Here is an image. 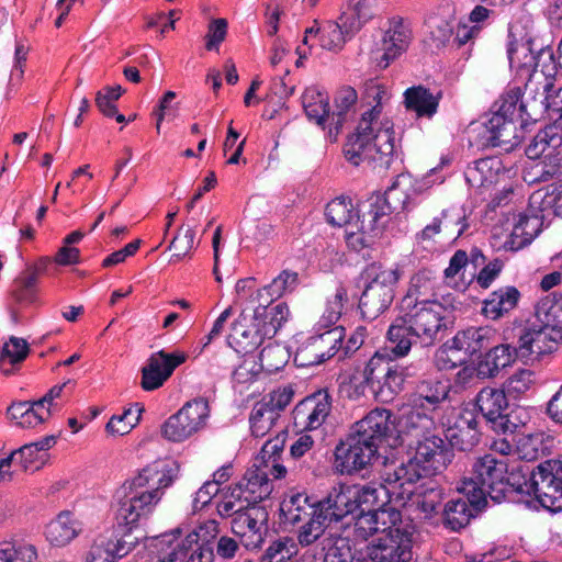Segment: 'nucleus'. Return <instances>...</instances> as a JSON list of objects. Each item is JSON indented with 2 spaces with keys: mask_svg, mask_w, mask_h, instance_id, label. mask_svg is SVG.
Listing matches in <instances>:
<instances>
[{
  "mask_svg": "<svg viewBox=\"0 0 562 562\" xmlns=\"http://www.w3.org/2000/svg\"><path fill=\"white\" fill-rule=\"evenodd\" d=\"M186 358L184 353H167L164 350L151 355L142 369V387L146 391L160 387Z\"/></svg>",
  "mask_w": 562,
  "mask_h": 562,
  "instance_id": "4be33fe9",
  "label": "nucleus"
},
{
  "mask_svg": "<svg viewBox=\"0 0 562 562\" xmlns=\"http://www.w3.org/2000/svg\"><path fill=\"white\" fill-rule=\"evenodd\" d=\"M394 363L386 355L376 351L359 373L362 379L358 387L369 392L379 383V378L390 373V367Z\"/></svg>",
  "mask_w": 562,
  "mask_h": 562,
  "instance_id": "79ce46f5",
  "label": "nucleus"
},
{
  "mask_svg": "<svg viewBox=\"0 0 562 562\" xmlns=\"http://www.w3.org/2000/svg\"><path fill=\"white\" fill-rule=\"evenodd\" d=\"M297 553L299 546L294 538L280 537L269 544L260 562H292V558Z\"/></svg>",
  "mask_w": 562,
  "mask_h": 562,
  "instance_id": "de8ad7c7",
  "label": "nucleus"
},
{
  "mask_svg": "<svg viewBox=\"0 0 562 562\" xmlns=\"http://www.w3.org/2000/svg\"><path fill=\"white\" fill-rule=\"evenodd\" d=\"M465 212L462 210H445L440 217L426 225L417 235V243L425 246L436 243V236L456 241L468 229Z\"/></svg>",
  "mask_w": 562,
  "mask_h": 562,
  "instance_id": "a211bd4d",
  "label": "nucleus"
},
{
  "mask_svg": "<svg viewBox=\"0 0 562 562\" xmlns=\"http://www.w3.org/2000/svg\"><path fill=\"white\" fill-rule=\"evenodd\" d=\"M335 543L330 549H321L324 553V562H369L367 559H355L347 538L335 536Z\"/></svg>",
  "mask_w": 562,
  "mask_h": 562,
  "instance_id": "052dcab7",
  "label": "nucleus"
},
{
  "mask_svg": "<svg viewBox=\"0 0 562 562\" xmlns=\"http://www.w3.org/2000/svg\"><path fill=\"white\" fill-rule=\"evenodd\" d=\"M246 317L241 314L233 323L232 333L228 335V344H235L238 352L249 353L261 346L265 338H271L270 335H263L265 326L260 321H255L247 326L244 324Z\"/></svg>",
  "mask_w": 562,
  "mask_h": 562,
  "instance_id": "7c9ffc66",
  "label": "nucleus"
},
{
  "mask_svg": "<svg viewBox=\"0 0 562 562\" xmlns=\"http://www.w3.org/2000/svg\"><path fill=\"white\" fill-rule=\"evenodd\" d=\"M562 144V136L555 126H547L536 134L526 148V155L530 159H538L547 151L557 149Z\"/></svg>",
  "mask_w": 562,
  "mask_h": 562,
  "instance_id": "c03bdc74",
  "label": "nucleus"
},
{
  "mask_svg": "<svg viewBox=\"0 0 562 562\" xmlns=\"http://www.w3.org/2000/svg\"><path fill=\"white\" fill-rule=\"evenodd\" d=\"M519 296L515 286L499 288L483 302L482 313L491 319H498L516 307Z\"/></svg>",
  "mask_w": 562,
  "mask_h": 562,
  "instance_id": "4c0bfd02",
  "label": "nucleus"
},
{
  "mask_svg": "<svg viewBox=\"0 0 562 562\" xmlns=\"http://www.w3.org/2000/svg\"><path fill=\"white\" fill-rule=\"evenodd\" d=\"M423 285H426L423 276L412 278L408 292L401 302L403 315L389 327V349L396 357L408 355L415 344L432 346L442 339L447 329L445 307L437 301L426 300L422 293Z\"/></svg>",
  "mask_w": 562,
  "mask_h": 562,
  "instance_id": "f03ea898",
  "label": "nucleus"
},
{
  "mask_svg": "<svg viewBox=\"0 0 562 562\" xmlns=\"http://www.w3.org/2000/svg\"><path fill=\"white\" fill-rule=\"evenodd\" d=\"M138 423L132 409H126L122 415H114L106 424V431L111 435L123 436L128 434Z\"/></svg>",
  "mask_w": 562,
  "mask_h": 562,
  "instance_id": "e2e57ef3",
  "label": "nucleus"
},
{
  "mask_svg": "<svg viewBox=\"0 0 562 562\" xmlns=\"http://www.w3.org/2000/svg\"><path fill=\"white\" fill-rule=\"evenodd\" d=\"M363 441L380 450L384 446L391 447L397 440L393 415L389 409L376 408L356 423L355 431Z\"/></svg>",
  "mask_w": 562,
  "mask_h": 562,
  "instance_id": "2eb2a0df",
  "label": "nucleus"
},
{
  "mask_svg": "<svg viewBox=\"0 0 562 562\" xmlns=\"http://www.w3.org/2000/svg\"><path fill=\"white\" fill-rule=\"evenodd\" d=\"M341 341V329L336 327L321 335L310 337L296 349L294 362L305 368L323 363L337 352V344Z\"/></svg>",
  "mask_w": 562,
  "mask_h": 562,
  "instance_id": "dca6fc26",
  "label": "nucleus"
},
{
  "mask_svg": "<svg viewBox=\"0 0 562 562\" xmlns=\"http://www.w3.org/2000/svg\"><path fill=\"white\" fill-rule=\"evenodd\" d=\"M379 454L378 449L351 432L335 449V468L340 474H353L370 465Z\"/></svg>",
  "mask_w": 562,
  "mask_h": 562,
  "instance_id": "ddd939ff",
  "label": "nucleus"
},
{
  "mask_svg": "<svg viewBox=\"0 0 562 562\" xmlns=\"http://www.w3.org/2000/svg\"><path fill=\"white\" fill-rule=\"evenodd\" d=\"M330 412L331 396L327 390H319L306 396L294 407V425L304 430L318 429Z\"/></svg>",
  "mask_w": 562,
  "mask_h": 562,
  "instance_id": "6ab92c4d",
  "label": "nucleus"
},
{
  "mask_svg": "<svg viewBox=\"0 0 562 562\" xmlns=\"http://www.w3.org/2000/svg\"><path fill=\"white\" fill-rule=\"evenodd\" d=\"M542 221L538 216H521L515 225L513 234L521 237L524 243H530L541 229Z\"/></svg>",
  "mask_w": 562,
  "mask_h": 562,
  "instance_id": "0e129e2a",
  "label": "nucleus"
},
{
  "mask_svg": "<svg viewBox=\"0 0 562 562\" xmlns=\"http://www.w3.org/2000/svg\"><path fill=\"white\" fill-rule=\"evenodd\" d=\"M358 95L353 88L347 87L341 89L335 98L336 110L331 115V124L335 125L336 133L339 132L344 122L347 120L349 112L353 109Z\"/></svg>",
  "mask_w": 562,
  "mask_h": 562,
  "instance_id": "5fc2aeb1",
  "label": "nucleus"
},
{
  "mask_svg": "<svg viewBox=\"0 0 562 562\" xmlns=\"http://www.w3.org/2000/svg\"><path fill=\"white\" fill-rule=\"evenodd\" d=\"M367 93L376 104L362 114L356 133L346 145L345 156L352 165H358L361 157L387 165L389 156L394 150L393 131L389 121H379V105L386 97V91L380 85H374L367 89Z\"/></svg>",
  "mask_w": 562,
  "mask_h": 562,
  "instance_id": "20e7f679",
  "label": "nucleus"
},
{
  "mask_svg": "<svg viewBox=\"0 0 562 562\" xmlns=\"http://www.w3.org/2000/svg\"><path fill=\"white\" fill-rule=\"evenodd\" d=\"M299 284V274L292 270H283L269 284L258 291V299L281 297L293 292Z\"/></svg>",
  "mask_w": 562,
  "mask_h": 562,
  "instance_id": "49530a36",
  "label": "nucleus"
},
{
  "mask_svg": "<svg viewBox=\"0 0 562 562\" xmlns=\"http://www.w3.org/2000/svg\"><path fill=\"white\" fill-rule=\"evenodd\" d=\"M179 467L176 462L147 467L135 477L126 481L116 492L115 519L119 526H133L147 517L159 503L165 488L177 479Z\"/></svg>",
  "mask_w": 562,
  "mask_h": 562,
  "instance_id": "7ed1b4c3",
  "label": "nucleus"
},
{
  "mask_svg": "<svg viewBox=\"0 0 562 562\" xmlns=\"http://www.w3.org/2000/svg\"><path fill=\"white\" fill-rule=\"evenodd\" d=\"M499 161L495 158H483L474 161L465 171V178L472 187L481 188L493 184L498 176Z\"/></svg>",
  "mask_w": 562,
  "mask_h": 562,
  "instance_id": "a19ab883",
  "label": "nucleus"
},
{
  "mask_svg": "<svg viewBox=\"0 0 562 562\" xmlns=\"http://www.w3.org/2000/svg\"><path fill=\"white\" fill-rule=\"evenodd\" d=\"M36 549L32 544L14 546L10 542L0 544V562H34Z\"/></svg>",
  "mask_w": 562,
  "mask_h": 562,
  "instance_id": "13d9d810",
  "label": "nucleus"
},
{
  "mask_svg": "<svg viewBox=\"0 0 562 562\" xmlns=\"http://www.w3.org/2000/svg\"><path fill=\"white\" fill-rule=\"evenodd\" d=\"M347 40L348 37L338 22L327 21L322 26L319 45L323 49L339 52L344 47Z\"/></svg>",
  "mask_w": 562,
  "mask_h": 562,
  "instance_id": "bf43d9fd",
  "label": "nucleus"
},
{
  "mask_svg": "<svg viewBox=\"0 0 562 562\" xmlns=\"http://www.w3.org/2000/svg\"><path fill=\"white\" fill-rule=\"evenodd\" d=\"M292 529L295 532V542L302 548L315 544L321 549H330V546L335 543V536L337 535L328 528L326 516H322V510L311 520L301 522L292 527Z\"/></svg>",
  "mask_w": 562,
  "mask_h": 562,
  "instance_id": "5701e85b",
  "label": "nucleus"
},
{
  "mask_svg": "<svg viewBox=\"0 0 562 562\" xmlns=\"http://www.w3.org/2000/svg\"><path fill=\"white\" fill-rule=\"evenodd\" d=\"M302 103L307 117L323 125L329 112L327 97L314 89H306L302 95Z\"/></svg>",
  "mask_w": 562,
  "mask_h": 562,
  "instance_id": "3c124183",
  "label": "nucleus"
},
{
  "mask_svg": "<svg viewBox=\"0 0 562 562\" xmlns=\"http://www.w3.org/2000/svg\"><path fill=\"white\" fill-rule=\"evenodd\" d=\"M154 562H213L212 543L187 542L170 533L158 537L153 544Z\"/></svg>",
  "mask_w": 562,
  "mask_h": 562,
  "instance_id": "9d476101",
  "label": "nucleus"
},
{
  "mask_svg": "<svg viewBox=\"0 0 562 562\" xmlns=\"http://www.w3.org/2000/svg\"><path fill=\"white\" fill-rule=\"evenodd\" d=\"M194 237L195 232L192 227L181 226L178 231V234L172 238L169 248H173L176 252L173 254L171 261H178L190 252L194 247Z\"/></svg>",
  "mask_w": 562,
  "mask_h": 562,
  "instance_id": "680f3d73",
  "label": "nucleus"
},
{
  "mask_svg": "<svg viewBox=\"0 0 562 562\" xmlns=\"http://www.w3.org/2000/svg\"><path fill=\"white\" fill-rule=\"evenodd\" d=\"M209 416L210 407L205 398L189 401L165 422L162 435L173 442L183 441L204 428Z\"/></svg>",
  "mask_w": 562,
  "mask_h": 562,
  "instance_id": "9b49d317",
  "label": "nucleus"
},
{
  "mask_svg": "<svg viewBox=\"0 0 562 562\" xmlns=\"http://www.w3.org/2000/svg\"><path fill=\"white\" fill-rule=\"evenodd\" d=\"M507 471L504 458L497 459L493 454L480 457L472 465L471 475L463 480L461 491L476 508H484L487 497L494 503H501L509 487H517V484L512 482L513 477L506 476Z\"/></svg>",
  "mask_w": 562,
  "mask_h": 562,
  "instance_id": "0eeeda50",
  "label": "nucleus"
},
{
  "mask_svg": "<svg viewBox=\"0 0 562 562\" xmlns=\"http://www.w3.org/2000/svg\"><path fill=\"white\" fill-rule=\"evenodd\" d=\"M238 483L255 505H258L271 493L268 475L261 469L248 470Z\"/></svg>",
  "mask_w": 562,
  "mask_h": 562,
  "instance_id": "37998d69",
  "label": "nucleus"
},
{
  "mask_svg": "<svg viewBox=\"0 0 562 562\" xmlns=\"http://www.w3.org/2000/svg\"><path fill=\"white\" fill-rule=\"evenodd\" d=\"M515 359L517 357L514 342L491 347L484 355L479 357L476 374L481 379L494 378Z\"/></svg>",
  "mask_w": 562,
  "mask_h": 562,
  "instance_id": "2f4dec72",
  "label": "nucleus"
},
{
  "mask_svg": "<svg viewBox=\"0 0 562 562\" xmlns=\"http://www.w3.org/2000/svg\"><path fill=\"white\" fill-rule=\"evenodd\" d=\"M494 337L495 331L490 327H469L457 333L449 350L451 352L462 351L464 358H460L459 361L463 362L467 358L490 348Z\"/></svg>",
  "mask_w": 562,
  "mask_h": 562,
  "instance_id": "cd10ccee",
  "label": "nucleus"
},
{
  "mask_svg": "<svg viewBox=\"0 0 562 562\" xmlns=\"http://www.w3.org/2000/svg\"><path fill=\"white\" fill-rule=\"evenodd\" d=\"M532 384L533 372L528 369L515 372L505 383L507 392L514 396L526 393Z\"/></svg>",
  "mask_w": 562,
  "mask_h": 562,
  "instance_id": "69168bd1",
  "label": "nucleus"
},
{
  "mask_svg": "<svg viewBox=\"0 0 562 562\" xmlns=\"http://www.w3.org/2000/svg\"><path fill=\"white\" fill-rule=\"evenodd\" d=\"M441 92L434 94L423 86L408 88L404 92V104L409 111H414L418 117H432L438 109Z\"/></svg>",
  "mask_w": 562,
  "mask_h": 562,
  "instance_id": "e433bc0d",
  "label": "nucleus"
},
{
  "mask_svg": "<svg viewBox=\"0 0 562 562\" xmlns=\"http://www.w3.org/2000/svg\"><path fill=\"white\" fill-rule=\"evenodd\" d=\"M396 184L394 183L390 187L384 195H373L369 199V211L363 212L361 215V227L362 229L368 228L370 232L380 233L381 220L385 216H389L392 212H394L397 206L393 205L391 199L395 195Z\"/></svg>",
  "mask_w": 562,
  "mask_h": 562,
  "instance_id": "473e14b6",
  "label": "nucleus"
},
{
  "mask_svg": "<svg viewBox=\"0 0 562 562\" xmlns=\"http://www.w3.org/2000/svg\"><path fill=\"white\" fill-rule=\"evenodd\" d=\"M47 258H42L37 263L27 266L26 269L13 281L12 296L18 303H31L35 297L38 277L45 271Z\"/></svg>",
  "mask_w": 562,
  "mask_h": 562,
  "instance_id": "c9c22d12",
  "label": "nucleus"
},
{
  "mask_svg": "<svg viewBox=\"0 0 562 562\" xmlns=\"http://www.w3.org/2000/svg\"><path fill=\"white\" fill-rule=\"evenodd\" d=\"M288 350L274 341H269L259 353L260 368L267 373L281 370L288 363Z\"/></svg>",
  "mask_w": 562,
  "mask_h": 562,
  "instance_id": "09e8293b",
  "label": "nucleus"
},
{
  "mask_svg": "<svg viewBox=\"0 0 562 562\" xmlns=\"http://www.w3.org/2000/svg\"><path fill=\"white\" fill-rule=\"evenodd\" d=\"M79 529V522L71 514L64 512L47 525L45 535L50 543L65 546L78 535Z\"/></svg>",
  "mask_w": 562,
  "mask_h": 562,
  "instance_id": "ea45409f",
  "label": "nucleus"
},
{
  "mask_svg": "<svg viewBox=\"0 0 562 562\" xmlns=\"http://www.w3.org/2000/svg\"><path fill=\"white\" fill-rule=\"evenodd\" d=\"M281 519L288 527H294L319 513L318 501L306 493H295L281 503Z\"/></svg>",
  "mask_w": 562,
  "mask_h": 562,
  "instance_id": "c756f323",
  "label": "nucleus"
},
{
  "mask_svg": "<svg viewBox=\"0 0 562 562\" xmlns=\"http://www.w3.org/2000/svg\"><path fill=\"white\" fill-rule=\"evenodd\" d=\"M536 322L519 327L514 342L517 359L539 361L542 356L557 350L562 341V301L549 297L536 305Z\"/></svg>",
  "mask_w": 562,
  "mask_h": 562,
  "instance_id": "39448f33",
  "label": "nucleus"
},
{
  "mask_svg": "<svg viewBox=\"0 0 562 562\" xmlns=\"http://www.w3.org/2000/svg\"><path fill=\"white\" fill-rule=\"evenodd\" d=\"M400 277L401 271L396 267L378 262L366 267L361 273L363 291L359 300V308L364 318L375 319L389 308Z\"/></svg>",
  "mask_w": 562,
  "mask_h": 562,
  "instance_id": "6e6552de",
  "label": "nucleus"
},
{
  "mask_svg": "<svg viewBox=\"0 0 562 562\" xmlns=\"http://www.w3.org/2000/svg\"><path fill=\"white\" fill-rule=\"evenodd\" d=\"M353 520V537L356 540L366 541L369 537L375 533H398V528L394 526L401 520V514L398 510L389 512H361L357 513L351 517Z\"/></svg>",
  "mask_w": 562,
  "mask_h": 562,
  "instance_id": "aec40b11",
  "label": "nucleus"
},
{
  "mask_svg": "<svg viewBox=\"0 0 562 562\" xmlns=\"http://www.w3.org/2000/svg\"><path fill=\"white\" fill-rule=\"evenodd\" d=\"M412 32L404 23L402 18H393L390 20V26L385 31L382 40L383 55L379 61V66L386 68L391 60L404 53L411 43Z\"/></svg>",
  "mask_w": 562,
  "mask_h": 562,
  "instance_id": "bb28decb",
  "label": "nucleus"
},
{
  "mask_svg": "<svg viewBox=\"0 0 562 562\" xmlns=\"http://www.w3.org/2000/svg\"><path fill=\"white\" fill-rule=\"evenodd\" d=\"M383 483H368L362 486H356V504L358 510L378 513L396 510L394 507L389 506L392 497L396 501V493L393 492V486L387 484L383 479Z\"/></svg>",
  "mask_w": 562,
  "mask_h": 562,
  "instance_id": "393cba45",
  "label": "nucleus"
},
{
  "mask_svg": "<svg viewBox=\"0 0 562 562\" xmlns=\"http://www.w3.org/2000/svg\"><path fill=\"white\" fill-rule=\"evenodd\" d=\"M276 297L263 296L259 300V305L254 310V319L260 321L265 326L263 335L274 336L290 315L289 306L285 303L271 305Z\"/></svg>",
  "mask_w": 562,
  "mask_h": 562,
  "instance_id": "72a5a7b5",
  "label": "nucleus"
},
{
  "mask_svg": "<svg viewBox=\"0 0 562 562\" xmlns=\"http://www.w3.org/2000/svg\"><path fill=\"white\" fill-rule=\"evenodd\" d=\"M546 106V117L550 121L558 122L562 119V87L555 90L551 82V88L547 90Z\"/></svg>",
  "mask_w": 562,
  "mask_h": 562,
  "instance_id": "774afa93",
  "label": "nucleus"
},
{
  "mask_svg": "<svg viewBox=\"0 0 562 562\" xmlns=\"http://www.w3.org/2000/svg\"><path fill=\"white\" fill-rule=\"evenodd\" d=\"M516 491L533 495L550 512L562 510V461L548 460L537 465L529 479L517 483Z\"/></svg>",
  "mask_w": 562,
  "mask_h": 562,
  "instance_id": "1a4fd4ad",
  "label": "nucleus"
},
{
  "mask_svg": "<svg viewBox=\"0 0 562 562\" xmlns=\"http://www.w3.org/2000/svg\"><path fill=\"white\" fill-rule=\"evenodd\" d=\"M269 514L266 507L254 505L237 514L231 521L232 531L241 538L246 548L255 549L263 542Z\"/></svg>",
  "mask_w": 562,
  "mask_h": 562,
  "instance_id": "f3484780",
  "label": "nucleus"
},
{
  "mask_svg": "<svg viewBox=\"0 0 562 562\" xmlns=\"http://www.w3.org/2000/svg\"><path fill=\"white\" fill-rule=\"evenodd\" d=\"M475 404L486 424L495 432H513L517 427L507 413L508 401L504 390L484 387L476 395Z\"/></svg>",
  "mask_w": 562,
  "mask_h": 562,
  "instance_id": "4468645a",
  "label": "nucleus"
},
{
  "mask_svg": "<svg viewBox=\"0 0 562 562\" xmlns=\"http://www.w3.org/2000/svg\"><path fill=\"white\" fill-rule=\"evenodd\" d=\"M386 483L393 486L394 493L398 490L396 502L400 505L411 503L425 515V518L436 515L443 501V488L434 481L423 482L418 486L417 483L404 484L401 481Z\"/></svg>",
  "mask_w": 562,
  "mask_h": 562,
  "instance_id": "f8f14e48",
  "label": "nucleus"
},
{
  "mask_svg": "<svg viewBox=\"0 0 562 562\" xmlns=\"http://www.w3.org/2000/svg\"><path fill=\"white\" fill-rule=\"evenodd\" d=\"M351 202L345 199H335L330 201L326 206L327 221L333 226H357V223H351Z\"/></svg>",
  "mask_w": 562,
  "mask_h": 562,
  "instance_id": "4d7b16f0",
  "label": "nucleus"
},
{
  "mask_svg": "<svg viewBox=\"0 0 562 562\" xmlns=\"http://www.w3.org/2000/svg\"><path fill=\"white\" fill-rule=\"evenodd\" d=\"M138 538L125 533L122 538L101 535L93 541L86 562H115L116 559L126 555L137 543Z\"/></svg>",
  "mask_w": 562,
  "mask_h": 562,
  "instance_id": "b1692460",
  "label": "nucleus"
},
{
  "mask_svg": "<svg viewBox=\"0 0 562 562\" xmlns=\"http://www.w3.org/2000/svg\"><path fill=\"white\" fill-rule=\"evenodd\" d=\"M356 485H337L331 487L327 496L318 499L322 516H326L328 524L340 521L353 516L358 510L356 504Z\"/></svg>",
  "mask_w": 562,
  "mask_h": 562,
  "instance_id": "412c9836",
  "label": "nucleus"
},
{
  "mask_svg": "<svg viewBox=\"0 0 562 562\" xmlns=\"http://www.w3.org/2000/svg\"><path fill=\"white\" fill-rule=\"evenodd\" d=\"M416 391L420 398L430 405H437L447 398L449 389L446 383L437 379H422L416 385Z\"/></svg>",
  "mask_w": 562,
  "mask_h": 562,
  "instance_id": "6e6d98bb",
  "label": "nucleus"
},
{
  "mask_svg": "<svg viewBox=\"0 0 562 562\" xmlns=\"http://www.w3.org/2000/svg\"><path fill=\"white\" fill-rule=\"evenodd\" d=\"M279 416L266 403H257L250 414L249 423L252 436L260 438L267 435Z\"/></svg>",
  "mask_w": 562,
  "mask_h": 562,
  "instance_id": "603ef678",
  "label": "nucleus"
},
{
  "mask_svg": "<svg viewBox=\"0 0 562 562\" xmlns=\"http://www.w3.org/2000/svg\"><path fill=\"white\" fill-rule=\"evenodd\" d=\"M398 533H385L371 544L367 546V561L369 562H408L411 551L407 544L397 540Z\"/></svg>",
  "mask_w": 562,
  "mask_h": 562,
  "instance_id": "c85d7f7f",
  "label": "nucleus"
},
{
  "mask_svg": "<svg viewBox=\"0 0 562 562\" xmlns=\"http://www.w3.org/2000/svg\"><path fill=\"white\" fill-rule=\"evenodd\" d=\"M47 258H42L37 263L27 266L26 269L13 281L12 296L18 303H31L35 297L38 277L45 271Z\"/></svg>",
  "mask_w": 562,
  "mask_h": 562,
  "instance_id": "f704fd0d",
  "label": "nucleus"
},
{
  "mask_svg": "<svg viewBox=\"0 0 562 562\" xmlns=\"http://www.w3.org/2000/svg\"><path fill=\"white\" fill-rule=\"evenodd\" d=\"M29 355L27 341L23 338L11 336L2 347L0 357V372L5 375L13 373V367L23 361Z\"/></svg>",
  "mask_w": 562,
  "mask_h": 562,
  "instance_id": "a18cd8bd",
  "label": "nucleus"
},
{
  "mask_svg": "<svg viewBox=\"0 0 562 562\" xmlns=\"http://www.w3.org/2000/svg\"><path fill=\"white\" fill-rule=\"evenodd\" d=\"M452 457V450L446 440L429 434L417 440L413 458L394 468H386L381 479L385 482L417 483L442 472L451 462Z\"/></svg>",
  "mask_w": 562,
  "mask_h": 562,
  "instance_id": "423d86ee",
  "label": "nucleus"
},
{
  "mask_svg": "<svg viewBox=\"0 0 562 562\" xmlns=\"http://www.w3.org/2000/svg\"><path fill=\"white\" fill-rule=\"evenodd\" d=\"M402 391L401 378L396 371V363L390 367V373L379 378V383L370 391V393L380 402L389 403L393 401L396 394Z\"/></svg>",
  "mask_w": 562,
  "mask_h": 562,
  "instance_id": "864d4df0",
  "label": "nucleus"
},
{
  "mask_svg": "<svg viewBox=\"0 0 562 562\" xmlns=\"http://www.w3.org/2000/svg\"><path fill=\"white\" fill-rule=\"evenodd\" d=\"M378 235V232H370L368 228L362 229L361 225L346 228L347 243L356 250L370 246Z\"/></svg>",
  "mask_w": 562,
  "mask_h": 562,
  "instance_id": "338daca9",
  "label": "nucleus"
},
{
  "mask_svg": "<svg viewBox=\"0 0 562 562\" xmlns=\"http://www.w3.org/2000/svg\"><path fill=\"white\" fill-rule=\"evenodd\" d=\"M465 497V499L449 501L443 508L445 525L454 531L468 526L475 514L482 509L473 506L468 495Z\"/></svg>",
  "mask_w": 562,
  "mask_h": 562,
  "instance_id": "58836bf2",
  "label": "nucleus"
},
{
  "mask_svg": "<svg viewBox=\"0 0 562 562\" xmlns=\"http://www.w3.org/2000/svg\"><path fill=\"white\" fill-rule=\"evenodd\" d=\"M535 60V71L525 83L524 90L513 87L506 90L492 106V116L485 123L486 145L508 151L520 143V128L546 119L547 90L551 88L550 71L541 65L542 59L552 61L549 52H540Z\"/></svg>",
  "mask_w": 562,
  "mask_h": 562,
  "instance_id": "f257e3e1",
  "label": "nucleus"
},
{
  "mask_svg": "<svg viewBox=\"0 0 562 562\" xmlns=\"http://www.w3.org/2000/svg\"><path fill=\"white\" fill-rule=\"evenodd\" d=\"M481 438L477 417L470 411L459 415L454 424L448 428L446 439L450 448L470 451L477 446Z\"/></svg>",
  "mask_w": 562,
  "mask_h": 562,
  "instance_id": "a878e982",
  "label": "nucleus"
},
{
  "mask_svg": "<svg viewBox=\"0 0 562 562\" xmlns=\"http://www.w3.org/2000/svg\"><path fill=\"white\" fill-rule=\"evenodd\" d=\"M402 426L407 434H411L418 440L431 434L434 420L424 411L414 407L404 414Z\"/></svg>",
  "mask_w": 562,
  "mask_h": 562,
  "instance_id": "8fccbe9b",
  "label": "nucleus"
}]
</instances>
